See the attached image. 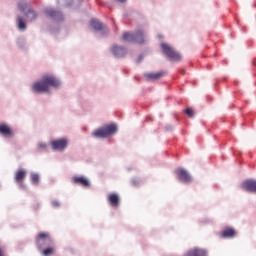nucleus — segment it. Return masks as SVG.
<instances>
[{
	"label": "nucleus",
	"instance_id": "9",
	"mask_svg": "<svg viewBox=\"0 0 256 256\" xmlns=\"http://www.w3.org/2000/svg\"><path fill=\"white\" fill-rule=\"evenodd\" d=\"M0 137H5L6 139H11L12 137H15V132L13 131V128L7 123H1L0 124Z\"/></svg>",
	"mask_w": 256,
	"mask_h": 256
},
{
	"label": "nucleus",
	"instance_id": "19",
	"mask_svg": "<svg viewBox=\"0 0 256 256\" xmlns=\"http://www.w3.org/2000/svg\"><path fill=\"white\" fill-rule=\"evenodd\" d=\"M25 15L29 21H35L37 19V12L33 8H28Z\"/></svg>",
	"mask_w": 256,
	"mask_h": 256
},
{
	"label": "nucleus",
	"instance_id": "29",
	"mask_svg": "<svg viewBox=\"0 0 256 256\" xmlns=\"http://www.w3.org/2000/svg\"><path fill=\"white\" fill-rule=\"evenodd\" d=\"M131 185H133L134 187H137V185H139V179L133 178L131 180Z\"/></svg>",
	"mask_w": 256,
	"mask_h": 256
},
{
	"label": "nucleus",
	"instance_id": "16",
	"mask_svg": "<svg viewBox=\"0 0 256 256\" xmlns=\"http://www.w3.org/2000/svg\"><path fill=\"white\" fill-rule=\"evenodd\" d=\"M16 27L18 31H20L21 33H25V31H27V20L22 16H18L16 18Z\"/></svg>",
	"mask_w": 256,
	"mask_h": 256
},
{
	"label": "nucleus",
	"instance_id": "21",
	"mask_svg": "<svg viewBox=\"0 0 256 256\" xmlns=\"http://www.w3.org/2000/svg\"><path fill=\"white\" fill-rule=\"evenodd\" d=\"M29 4L27 3V1L22 0L18 3V9L19 11H21L22 13H25L26 11H28L29 9Z\"/></svg>",
	"mask_w": 256,
	"mask_h": 256
},
{
	"label": "nucleus",
	"instance_id": "6",
	"mask_svg": "<svg viewBox=\"0 0 256 256\" xmlns=\"http://www.w3.org/2000/svg\"><path fill=\"white\" fill-rule=\"evenodd\" d=\"M161 49H162L164 55H166V57H168V59H170V61H181V54H179V52L175 51V48H173V46H171L167 43H162Z\"/></svg>",
	"mask_w": 256,
	"mask_h": 256
},
{
	"label": "nucleus",
	"instance_id": "18",
	"mask_svg": "<svg viewBox=\"0 0 256 256\" xmlns=\"http://www.w3.org/2000/svg\"><path fill=\"white\" fill-rule=\"evenodd\" d=\"M108 201L112 207H119V195L112 193L108 196Z\"/></svg>",
	"mask_w": 256,
	"mask_h": 256
},
{
	"label": "nucleus",
	"instance_id": "10",
	"mask_svg": "<svg viewBox=\"0 0 256 256\" xmlns=\"http://www.w3.org/2000/svg\"><path fill=\"white\" fill-rule=\"evenodd\" d=\"M175 173L182 183H191V181L193 180L191 178V174H189V172H187V170L183 168L176 169Z\"/></svg>",
	"mask_w": 256,
	"mask_h": 256
},
{
	"label": "nucleus",
	"instance_id": "25",
	"mask_svg": "<svg viewBox=\"0 0 256 256\" xmlns=\"http://www.w3.org/2000/svg\"><path fill=\"white\" fill-rule=\"evenodd\" d=\"M83 0H72V3L68 4V7H74V9H77V7H81V3Z\"/></svg>",
	"mask_w": 256,
	"mask_h": 256
},
{
	"label": "nucleus",
	"instance_id": "30",
	"mask_svg": "<svg viewBox=\"0 0 256 256\" xmlns=\"http://www.w3.org/2000/svg\"><path fill=\"white\" fill-rule=\"evenodd\" d=\"M143 58H144L143 54L139 55L136 62L141 63V61H143Z\"/></svg>",
	"mask_w": 256,
	"mask_h": 256
},
{
	"label": "nucleus",
	"instance_id": "27",
	"mask_svg": "<svg viewBox=\"0 0 256 256\" xmlns=\"http://www.w3.org/2000/svg\"><path fill=\"white\" fill-rule=\"evenodd\" d=\"M186 115H188V117H195V112H193V110L191 108H187L185 110Z\"/></svg>",
	"mask_w": 256,
	"mask_h": 256
},
{
	"label": "nucleus",
	"instance_id": "22",
	"mask_svg": "<svg viewBox=\"0 0 256 256\" xmlns=\"http://www.w3.org/2000/svg\"><path fill=\"white\" fill-rule=\"evenodd\" d=\"M222 237L225 239L235 237V230L233 228L226 229L222 232Z\"/></svg>",
	"mask_w": 256,
	"mask_h": 256
},
{
	"label": "nucleus",
	"instance_id": "2",
	"mask_svg": "<svg viewBox=\"0 0 256 256\" xmlns=\"http://www.w3.org/2000/svg\"><path fill=\"white\" fill-rule=\"evenodd\" d=\"M122 38L128 43H138V45H143V43H147V41H149L147 34L143 30H137L134 33L124 32Z\"/></svg>",
	"mask_w": 256,
	"mask_h": 256
},
{
	"label": "nucleus",
	"instance_id": "31",
	"mask_svg": "<svg viewBox=\"0 0 256 256\" xmlns=\"http://www.w3.org/2000/svg\"><path fill=\"white\" fill-rule=\"evenodd\" d=\"M174 127L172 125L166 126V131H173Z\"/></svg>",
	"mask_w": 256,
	"mask_h": 256
},
{
	"label": "nucleus",
	"instance_id": "34",
	"mask_svg": "<svg viewBox=\"0 0 256 256\" xmlns=\"http://www.w3.org/2000/svg\"><path fill=\"white\" fill-rule=\"evenodd\" d=\"M50 31H51V33H55V31H54V30H51V29H50Z\"/></svg>",
	"mask_w": 256,
	"mask_h": 256
},
{
	"label": "nucleus",
	"instance_id": "33",
	"mask_svg": "<svg viewBox=\"0 0 256 256\" xmlns=\"http://www.w3.org/2000/svg\"><path fill=\"white\" fill-rule=\"evenodd\" d=\"M0 256H3V250L0 249Z\"/></svg>",
	"mask_w": 256,
	"mask_h": 256
},
{
	"label": "nucleus",
	"instance_id": "32",
	"mask_svg": "<svg viewBox=\"0 0 256 256\" xmlns=\"http://www.w3.org/2000/svg\"><path fill=\"white\" fill-rule=\"evenodd\" d=\"M116 3H121V4H125L127 2V0H115Z\"/></svg>",
	"mask_w": 256,
	"mask_h": 256
},
{
	"label": "nucleus",
	"instance_id": "28",
	"mask_svg": "<svg viewBox=\"0 0 256 256\" xmlns=\"http://www.w3.org/2000/svg\"><path fill=\"white\" fill-rule=\"evenodd\" d=\"M51 205H52V207H54L55 209L61 207V203H59V201H57V200H52Z\"/></svg>",
	"mask_w": 256,
	"mask_h": 256
},
{
	"label": "nucleus",
	"instance_id": "5",
	"mask_svg": "<svg viewBox=\"0 0 256 256\" xmlns=\"http://www.w3.org/2000/svg\"><path fill=\"white\" fill-rule=\"evenodd\" d=\"M36 244L40 251L47 249V247H53V239L47 232H42L36 237Z\"/></svg>",
	"mask_w": 256,
	"mask_h": 256
},
{
	"label": "nucleus",
	"instance_id": "15",
	"mask_svg": "<svg viewBox=\"0 0 256 256\" xmlns=\"http://www.w3.org/2000/svg\"><path fill=\"white\" fill-rule=\"evenodd\" d=\"M165 75V72L160 71V72H146L144 73V77L146 81H159L161 77Z\"/></svg>",
	"mask_w": 256,
	"mask_h": 256
},
{
	"label": "nucleus",
	"instance_id": "7",
	"mask_svg": "<svg viewBox=\"0 0 256 256\" xmlns=\"http://www.w3.org/2000/svg\"><path fill=\"white\" fill-rule=\"evenodd\" d=\"M44 13L45 15H47V17H51L53 21H56L58 23L60 21H63V19H65L63 16V13L50 7L44 8Z\"/></svg>",
	"mask_w": 256,
	"mask_h": 256
},
{
	"label": "nucleus",
	"instance_id": "20",
	"mask_svg": "<svg viewBox=\"0 0 256 256\" xmlns=\"http://www.w3.org/2000/svg\"><path fill=\"white\" fill-rule=\"evenodd\" d=\"M16 45L18 49L25 50L27 49V40L25 39V37H19L16 40Z\"/></svg>",
	"mask_w": 256,
	"mask_h": 256
},
{
	"label": "nucleus",
	"instance_id": "14",
	"mask_svg": "<svg viewBox=\"0 0 256 256\" xmlns=\"http://www.w3.org/2000/svg\"><path fill=\"white\" fill-rule=\"evenodd\" d=\"M242 189L248 193H256V180L250 179L242 183Z\"/></svg>",
	"mask_w": 256,
	"mask_h": 256
},
{
	"label": "nucleus",
	"instance_id": "26",
	"mask_svg": "<svg viewBox=\"0 0 256 256\" xmlns=\"http://www.w3.org/2000/svg\"><path fill=\"white\" fill-rule=\"evenodd\" d=\"M36 149L38 151H41V150L45 151L47 149V143H45V142H38L37 146H36Z\"/></svg>",
	"mask_w": 256,
	"mask_h": 256
},
{
	"label": "nucleus",
	"instance_id": "11",
	"mask_svg": "<svg viewBox=\"0 0 256 256\" xmlns=\"http://www.w3.org/2000/svg\"><path fill=\"white\" fill-rule=\"evenodd\" d=\"M90 26L92 27V29H94V31H100L102 35H107V33H109V29L97 19H92L90 21Z\"/></svg>",
	"mask_w": 256,
	"mask_h": 256
},
{
	"label": "nucleus",
	"instance_id": "13",
	"mask_svg": "<svg viewBox=\"0 0 256 256\" xmlns=\"http://www.w3.org/2000/svg\"><path fill=\"white\" fill-rule=\"evenodd\" d=\"M72 183H75V185H81V187H91V181H89V178L85 176H74L72 178Z\"/></svg>",
	"mask_w": 256,
	"mask_h": 256
},
{
	"label": "nucleus",
	"instance_id": "3",
	"mask_svg": "<svg viewBox=\"0 0 256 256\" xmlns=\"http://www.w3.org/2000/svg\"><path fill=\"white\" fill-rule=\"evenodd\" d=\"M115 133H117V125L109 124L94 130L92 136L96 139H107V137H111Z\"/></svg>",
	"mask_w": 256,
	"mask_h": 256
},
{
	"label": "nucleus",
	"instance_id": "4",
	"mask_svg": "<svg viewBox=\"0 0 256 256\" xmlns=\"http://www.w3.org/2000/svg\"><path fill=\"white\" fill-rule=\"evenodd\" d=\"M71 143V139L69 137H59L55 138L50 141V147L52 151H56L58 153H64V151H67V148L69 147Z\"/></svg>",
	"mask_w": 256,
	"mask_h": 256
},
{
	"label": "nucleus",
	"instance_id": "8",
	"mask_svg": "<svg viewBox=\"0 0 256 256\" xmlns=\"http://www.w3.org/2000/svg\"><path fill=\"white\" fill-rule=\"evenodd\" d=\"M110 53H112V55L116 57V59H121L122 57H125V55H127L128 51L127 48H125L124 46L113 44L110 48Z\"/></svg>",
	"mask_w": 256,
	"mask_h": 256
},
{
	"label": "nucleus",
	"instance_id": "1",
	"mask_svg": "<svg viewBox=\"0 0 256 256\" xmlns=\"http://www.w3.org/2000/svg\"><path fill=\"white\" fill-rule=\"evenodd\" d=\"M62 87L63 80H61L59 76L47 72L42 74L39 79L30 85V93H32V95H47L51 93L52 89L57 91Z\"/></svg>",
	"mask_w": 256,
	"mask_h": 256
},
{
	"label": "nucleus",
	"instance_id": "17",
	"mask_svg": "<svg viewBox=\"0 0 256 256\" xmlns=\"http://www.w3.org/2000/svg\"><path fill=\"white\" fill-rule=\"evenodd\" d=\"M183 256H207V251L200 248H193V249H190Z\"/></svg>",
	"mask_w": 256,
	"mask_h": 256
},
{
	"label": "nucleus",
	"instance_id": "24",
	"mask_svg": "<svg viewBox=\"0 0 256 256\" xmlns=\"http://www.w3.org/2000/svg\"><path fill=\"white\" fill-rule=\"evenodd\" d=\"M30 177L32 185H39V174L31 172Z\"/></svg>",
	"mask_w": 256,
	"mask_h": 256
},
{
	"label": "nucleus",
	"instance_id": "23",
	"mask_svg": "<svg viewBox=\"0 0 256 256\" xmlns=\"http://www.w3.org/2000/svg\"><path fill=\"white\" fill-rule=\"evenodd\" d=\"M53 253H55V249H53V246H48V247L42 249L43 256L53 255Z\"/></svg>",
	"mask_w": 256,
	"mask_h": 256
},
{
	"label": "nucleus",
	"instance_id": "12",
	"mask_svg": "<svg viewBox=\"0 0 256 256\" xmlns=\"http://www.w3.org/2000/svg\"><path fill=\"white\" fill-rule=\"evenodd\" d=\"M27 177V170L20 169L15 173V181L16 183H19L20 189H26V186L23 184V180Z\"/></svg>",
	"mask_w": 256,
	"mask_h": 256
}]
</instances>
